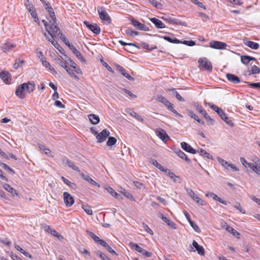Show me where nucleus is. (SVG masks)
Returning a JSON list of instances; mask_svg holds the SVG:
<instances>
[{
	"mask_svg": "<svg viewBox=\"0 0 260 260\" xmlns=\"http://www.w3.org/2000/svg\"><path fill=\"white\" fill-rule=\"evenodd\" d=\"M50 24L49 27L47 30L49 35H50L51 38H54L56 36H59L60 34H62L60 28L58 27L57 23V21H50Z\"/></svg>",
	"mask_w": 260,
	"mask_h": 260,
	"instance_id": "nucleus-1",
	"label": "nucleus"
},
{
	"mask_svg": "<svg viewBox=\"0 0 260 260\" xmlns=\"http://www.w3.org/2000/svg\"><path fill=\"white\" fill-rule=\"evenodd\" d=\"M194 107L197 111L204 116L207 122L209 123L211 125H214L215 121L207 114L206 111L203 109L201 105L195 104Z\"/></svg>",
	"mask_w": 260,
	"mask_h": 260,
	"instance_id": "nucleus-2",
	"label": "nucleus"
},
{
	"mask_svg": "<svg viewBox=\"0 0 260 260\" xmlns=\"http://www.w3.org/2000/svg\"><path fill=\"white\" fill-rule=\"evenodd\" d=\"M98 11L100 19L104 23L109 24L111 23V19L104 8H101Z\"/></svg>",
	"mask_w": 260,
	"mask_h": 260,
	"instance_id": "nucleus-3",
	"label": "nucleus"
},
{
	"mask_svg": "<svg viewBox=\"0 0 260 260\" xmlns=\"http://www.w3.org/2000/svg\"><path fill=\"white\" fill-rule=\"evenodd\" d=\"M199 67L203 69L204 70L211 72L212 70V66L210 61L207 58L200 59L198 60Z\"/></svg>",
	"mask_w": 260,
	"mask_h": 260,
	"instance_id": "nucleus-4",
	"label": "nucleus"
},
{
	"mask_svg": "<svg viewBox=\"0 0 260 260\" xmlns=\"http://www.w3.org/2000/svg\"><path fill=\"white\" fill-rule=\"evenodd\" d=\"M129 246L133 250L138 251L146 257H151L152 255L151 252L146 251L142 248L140 247L137 243L131 242L129 243Z\"/></svg>",
	"mask_w": 260,
	"mask_h": 260,
	"instance_id": "nucleus-5",
	"label": "nucleus"
},
{
	"mask_svg": "<svg viewBox=\"0 0 260 260\" xmlns=\"http://www.w3.org/2000/svg\"><path fill=\"white\" fill-rule=\"evenodd\" d=\"M25 83H22L19 85H18L15 91V94L17 97H18L20 99H24L26 94L25 92H26L25 86Z\"/></svg>",
	"mask_w": 260,
	"mask_h": 260,
	"instance_id": "nucleus-6",
	"label": "nucleus"
},
{
	"mask_svg": "<svg viewBox=\"0 0 260 260\" xmlns=\"http://www.w3.org/2000/svg\"><path fill=\"white\" fill-rule=\"evenodd\" d=\"M131 24L137 29L144 30V31H148L149 30V28L145 24L141 23L138 20L134 19L133 17L131 19Z\"/></svg>",
	"mask_w": 260,
	"mask_h": 260,
	"instance_id": "nucleus-7",
	"label": "nucleus"
},
{
	"mask_svg": "<svg viewBox=\"0 0 260 260\" xmlns=\"http://www.w3.org/2000/svg\"><path fill=\"white\" fill-rule=\"evenodd\" d=\"M187 193L190 197L195 202L201 205H204V201L196 194L190 188H185Z\"/></svg>",
	"mask_w": 260,
	"mask_h": 260,
	"instance_id": "nucleus-8",
	"label": "nucleus"
},
{
	"mask_svg": "<svg viewBox=\"0 0 260 260\" xmlns=\"http://www.w3.org/2000/svg\"><path fill=\"white\" fill-rule=\"evenodd\" d=\"M84 23L86 26V27L91 31H92L94 34L96 35L100 34L101 32V28L97 24H91L87 21H85Z\"/></svg>",
	"mask_w": 260,
	"mask_h": 260,
	"instance_id": "nucleus-9",
	"label": "nucleus"
},
{
	"mask_svg": "<svg viewBox=\"0 0 260 260\" xmlns=\"http://www.w3.org/2000/svg\"><path fill=\"white\" fill-rule=\"evenodd\" d=\"M110 132L106 129H103L101 132L98 134L96 136V139L98 143H102L105 141L106 138L109 136Z\"/></svg>",
	"mask_w": 260,
	"mask_h": 260,
	"instance_id": "nucleus-10",
	"label": "nucleus"
},
{
	"mask_svg": "<svg viewBox=\"0 0 260 260\" xmlns=\"http://www.w3.org/2000/svg\"><path fill=\"white\" fill-rule=\"evenodd\" d=\"M210 47L216 49L222 50L225 49L227 44L222 42L213 41L210 43Z\"/></svg>",
	"mask_w": 260,
	"mask_h": 260,
	"instance_id": "nucleus-11",
	"label": "nucleus"
},
{
	"mask_svg": "<svg viewBox=\"0 0 260 260\" xmlns=\"http://www.w3.org/2000/svg\"><path fill=\"white\" fill-rule=\"evenodd\" d=\"M63 201L67 207H71L74 203V198L68 192L63 193Z\"/></svg>",
	"mask_w": 260,
	"mask_h": 260,
	"instance_id": "nucleus-12",
	"label": "nucleus"
},
{
	"mask_svg": "<svg viewBox=\"0 0 260 260\" xmlns=\"http://www.w3.org/2000/svg\"><path fill=\"white\" fill-rule=\"evenodd\" d=\"M44 36L46 37V39L49 41L53 46L56 48L61 54H63L62 52L63 49L60 46V45L57 43L56 41L54 40L53 38H49L46 33L44 34Z\"/></svg>",
	"mask_w": 260,
	"mask_h": 260,
	"instance_id": "nucleus-13",
	"label": "nucleus"
},
{
	"mask_svg": "<svg viewBox=\"0 0 260 260\" xmlns=\"http://www.w3.org/2000/svg\"><path fill=\"white\" fill-rule=\"evenodd\" d=\"M155 133L156 135L164 142H165L166 139H169V137L166 132L162 128L156 129Z\"/></svg>",
	"mask_w": 260,
	"mask_h": 260,
	"instance_id": "nucleus-14",
	"label": "nucleus"
},
{
	"mask_svg": "<svg viewBox=\"0 0 260 260\" xmlns=\"http://www.w3.org/2000/svg\"><path fill=\"white\" fill-rule=\"evenodd\" d=\"M80 176L85 180L87 181L88 183H89L90 184L97 186L98 187H100V185L96 181L93 180L91 178L89 177V176L87 175L84 174L83 173H80Z\"/></svg>",
	"mask_w": 260,
	"mask_h": 260,
	"instance_id": "nucleus-15",
	"label": "nucleus"
},
{
	"mask_svg": "<svg viewBox=\"0 0 260 260\" xmlns=\"http://www.w3.org/2000/svg\"><path fill=\"white\" fill-rule=\"evenodd\" d=\"M181 148L187 152L190 153L191 154H196L197 151L193 149L189 144L188 143L183 142L181 143Z\"/></svg>",
	"mask_w": 260,
	"mask_h": 260,
	"instance_id": "nucleus-16",
	"label": "nucleus"
},
{
	"mask_svg": "<svg viewBox=\"0 0 260 260\" xmlns=\"http://www.w3.org/2000/svg\"><path fill=\"white\" fill-rule=\"evenodd\" d=\"M226 77L229 81L234 84H237L241 82L240 78L234 74L228 73L226 75Z\"/></svg>",
	"mask_w": 260,
	"mask_h": 260,
	"instance_id": "nucleus-17",
	"label": "nucleus"
},
{
	"mask_svg": "<svg viewBox=\"0 0 260 260\" xmlns=\"http://www.w3.org/2000/svg\"><path fill=\"white\" fill-rule=\"evenodd\" d=\"M25 84V88L26 92L30 93L33 92L35 89L36 84L34 81H28L27 83H24Z\"/></svg>",
	"mask_w": 260,
	"mask_h": 260,
	"instance_id": "nucleus-18",
	"label": "nucleus"
},
{
	"mask_svg": "<svg viewBox=\"0 0 260 260\" xmlns=\"http://www.w3.org/2000/svg\"><path fill=\"white\" fill-rule=\"evenodd\" d=\"M70 49L72 51L73 53L82 61H85L84 58L82 56L81 53L76 49V48L73 45L69 47Z\"/></svg>",
	"mask_w": 260,
	"mask_h": 260,
	"instance_id": "nucleus-19",
	"label": "nucleus"
},
{
	"mask_svg": "<svg viewBox=\"0 0 260 260\" xmlns=\"http://www.w3.org/2000/svg\"><path fill=\"white\" fill-rule=\"evenodd\" d=\"M24 5L27 8V10L30 13L31 16H32L33 13L37 14L35 7H34L33 5L30 2L29 0H25Z\"/></svg>",
	"mask_w": 260,
	"mask_h": 260,
	"instance_id": "nucleus-20",
	"label": "nucleus"
},
{
	"mask_svg": "<svg viewBox=\"0 0 260 260\" xmlns=\"http://www.w3.org/2000/svg\"><path fill=\"white\" fill-rule=\"evenodd\" d=\"M192 244V246L196 249L200 255H204L205 254V251L203 247L199 245L197 241L193 240Z\"/></svg>",
	"mask_w": 260,
	"mask_h": 260,
	"instance_id": "nucleus-21",
	"label": "nucleus"
},
{
	"mask_svg": "<svg viewBox=\"0 0 260 260\" xmlns=\"http://www.w3.org/2000/svg\"><path fill=\"white\" fill-rule=\"evenodd\" d=\"M151 22H152L158 28H164L166 27L165 24L162 23L161 21L156 18H152L150 19Z\"/></svg>",
	"mask_w": 260,
	"mask_h": 260,
	"instance_id": "nucleus-22",
	"label": "nucleus"
},
{
	"mask_svg": "<svg viewBox=\"0 0 260 260\" xmlns=\"http://www.w3.org/2000/svg\"><path fill=\"white\" fill-rule=\"evenodd\" d=\"M240 58L241 62L245 65L248 64L252 60H256L255 57L249 55H242L241 56Z\"/></svg>",
	"mask_w": 260,
	"mask_h": 260,
	"instance_id": "nucleus-23",
	"label": "nucleus"
},
{
	"mask_svg": "<svg viewBox=\"0 0 260 260\" xmlns=\"http://www.w3.org/2000/svg\"><path fill=\"white\" fill-rule=\"evenodd\" d=\"M244 43L247 47L254 50H257L259 47V45L257 43L254 42L249 40H245Z\"/></svg>",
	"mask_w": 260,
	"mask_h": 260,
	"instance_id": "nucleus-24",
	"label": "nucleus"
},
{
	"mask_svg": "<svg viewBox=\"0 0 260 260\" xmlns=\"http://www.w3.org/2000/svg\"><path fill=\"white\" fill-rule=\"evenodd\" d=\"M125 111L128 113L132 117H135L136 119H137L138 121H140L142 122H143L144 119L142 118V117L137 114L136 112H135L134 110L131 109H126L125 110Z\"/></svg>",
	"mask_w": 260,
	"mask_h": 260,
	"instance_id": "nucleus-25",
	"label": "nucleus"
},
{
	"mask_svg": "<svg viewBox=\"0 0 260 260\" xmlns=\"http://www.w3.org/2000/svg\"><path fill=\"white\" fill-rule=\"evenodd\" d=\"M10 74L7 71H2L0 73V78L5 82L6 84L9 83L10 79Z\"/></svg>",
	"mask_w": 260,
	"mask_h": 260,
	"instance_id": "nucleus-26",
	"label": "nucleus"
},
{
	"mask_svg": "<svg viewBox=\"0 0 260 260\" xmlns=\"http://www.w3.org/2000/svg\"><path fill=\"white\" fill-rule=\"evenodd\" d=\"M63 162L66 164V165L68 166L69 167L72 168L73 170L78 171V172H80V169L79 168L75 166L74 163L71 161L70 160L68 159H64L63 160Z\"/></svg>",
	"mask_w": 260,
	"mask_h": 260,
	"instance_id": "nucleus-27",
	"label": "nucleus"
},
{
	"mask_svg": "<svg viewBox=\"0 0 260 260\" xmlns=\"http://www.w3.org/2000/svg\"><path fill=\"white\" fill-rule=\"evenodd\" d=\"M89 120L91 123L94 125L97 124L100 122V117L98 115L91 114L88 115Z\"/></svg>",
	"mask_w": 260,
	"mask_h": 260,
	"instance_id": "nucleus-28",
	"label": "nucleus"
},
{
	"mask_svg": "<svg viewBox=\"0 0 260 260\" xmlns=\"http://www.w3.org/2000/svg\"><path fill=\"white\" fill-rule=\"evenodd\" d=\"M225 229L227 232L232 234L234 236L237 237L240 234L232 226L225 223Z\"/></svg>",
	"mask_w": 260,
	"mask_h": 260,
	"instance_id": "nucleus-29",
	"label": "nucleus"
},
{
	"mask_svg": "<svg viewBox=\"0 0 260 260\" xmlns=\"http://www.w3.org/2000/svg\"><path fill=\"white\" fill-rule=\"evenodd\" d=\"M176 153L180 158L185 160L187 162H191L190 159L187 157L185 153L181 150L179 149L178 151H176Z\"/></svg>",
	"mask_w": 260,
	"mask_h": 260,
	"instance_id": "nucleus-30",
	"label": "nucleus"
},
{
	"mask_svg": "<svg viewBox=\"0 0 260 260\" xmlns=\"http://www.w3.org/2000/svg\"><path fill=\"white\" fill-rule=\"evenodd\" d=\"M87 233L88 235L96 242L98 244H100L102 242V241H103V240H102L100 239L99 237H98L95 234H94L93 233L87 231Z\"/></svg>",
	"mask_w": 260,
	"mask_h": 260,
	"instance_id": "nucleus-31",
	"label": "nucleus"
},
{
	"mask_svg": "<svg viewBox=\"0 0 260 260\" xmlns=\"http://www.w3.org/2000/svg\"><path fill=\"white\" fill-rule=\"evenodd\" d=\"M61 180L62 181L67 185H68L70 187H71L73 189H76L77 188V185L74 183L69 181L68 179L66 178L65 177L62 176Z\"/></svg>",
	"mask_w": 260,
	"mask_h": 260,
	"instance_id": "nucleus-32",
	"label": "nucleus"
},
{
	"mask_svg": "<svg viewBox=\"0 0 260 260\" xmlns=\"http://www.w3.org/2000/svg\"><path fill=\"white\" fill-rule=\"evenodd\" d=\"M100 245L104 246L106 249L110 253L117 255V254L115 251L112 249V248L104 240L102 241Z\"/></svg>",
	"mask_w": 260,
	"mask_h": 260,
	"instance_id": "nucleus-33",
	"label": "nucleus"
},
{
	"mask_svg": "<svg viewBox=\"0 0 260 260\" xmlns=\"http://www.w3.org/2000/svg\"><path fill=\"white\" fill-rule=\"evenodd\" d=\"M164 21L170 24H178V20L175 18H171L169 16H163L161 18Z\"/></svg>",
	"mask_w": 260,
	"mask_h": 260,
	"instance_id": "nucleus-34",
	"label": "nucleus"
},
{
	"mask_svg": "<svg viewBox=\"0 0 260 260\" xmlns=\"http://www.w3.org/2000/svg\"><path fill=\"white\" fill-rule=\"evenodd\" d=\"M162 38L164 40L168 41L170 43H174V44H179V43H181V41L180 40H179L178 39H177L175 37L172 38L169 36H165L162 37Z\"/></svg>",
	"mask_w": 260,
	"mask_h": 260,
	"instance_id": "nucleus-35",
	"label": "nucleus"
},
{
	"mask_svg": "<svg viewBox=\"0 0 260 260\" xmlns=\"http://www.w3.org/2000/svg\"><path fill=\"white\" fill-rule=\"evenodd\" d=\"M260 72V69L259 68H258L256 66L253 65L252 66L251 68V70L248 71V74H247L248 76H250L252 74H257L259 73ZM245 75H247V74L245 73Z\"/></svg>",
	"mask_w": 260,
	"mask_h": 260,
	"instance_id": "nucleus-36",
	"label": "nucleus"
},
{
	"mask_svg": "<svg viewBox=\"0 0 260 260\" xmlns=\"http://www.w3.org/2000/svg\"><path fill=\"white\" fill-rule=\"evenodd\" d=\"M151 163L156 167L157 169H158L160 171L164 172L165 171V170H166L167 168H165L161 165L158 163L156 160L155 159H151Z\"/></svg>",
	"mask_w": 260,
	"mask_h": 260,
	"instance_id": "nucleus-37",
	"label": "nucleus"
},
{
	"mask_svg": "<svg viewBox=\"0 0 260 260\" xmlns=\"http://www.w3.org/2000/svg\"><path fill=\"white\" fill-rule=\"evenodd\" d=\"M165 171L164 172L167 176H168L169 177H170L171 179H172L175 182H177V180H176V178H178V176H176L174 173L168 169H167L166 170H165Z\"/></svg>",
	"mask_w": 260,
	"mask_h": 260,
	"instance_id": "nucleus-38",
	"label": "nucleus"
},
{
	"mask_svg": "<svg viewBox=\"0 0 260 260\" xmlns=\"http://www.w3.org/2000/svg\"><path fill=\"white\" fill-rule=\"evenodd\" d=\"M140 44L143 48L147 50L150 51L156 48V47H155V46H153V45L150 46L148 43H145V42H141Z\"/></svg>",
	"mask_w": 260,
	"mask_h": 260,
	"instance_id": "nucleus-39",
	"label": "nucleus"
},
{
	"mask_svg": "<svg viewBox=\"0 0 260 260\" xmlns=\"http://www.w3.org/2000/svg\"><path fill=\"white\" fill-rule=\"evenodd\" d=\"M197 152L202 156H204L210 159H213V156L203 149H200Z\"/></svg>",
	"mask_w": 260,
	"mask_h": 260,
	"instance_id": "nucleus-40",
	"label": "nucleus"
},
{
	"mask_svg": "<svg viewBox=\"0 0 260 260\" xmlns=\"http://www.w3.org/2000/svg\"><path fill=\"white\" fill-rule=\"evenodd\" d=\"M157 100L158 102L162 103L166 107H167L171 104V102H170L167 99L161 95L158 96Z\"/></svg>",
	"mask_w": 260,
	"mask_h": 260,
	"instance_id": "nucleus-41",
	"label": "nucleus"
},
{
	"mask_svg": "<svg viewBox=\"0 0 260 260\" xmlns=\"http://www.w3.org/2000/svg\"><path fill=\"white\" fill-rule=\"evenodd\" d=\"M15 45L14 44H10V43H6L2 47V50L4 52H6L10 50H11L12 48L15 47Z\"/></svg>",
	"mask_w": 260,
	"mask_h": 260,
	"instance_id": "nucleus-42",
	"label": "nucleus"
},
{
	"mask_svg": "<svg viewBox=\"0 0 260 260\" xmlns=\"http://www.w3.org/2000/svg\"><path fill=\"white\" fill-rule=\"evenodd\" d=\"M94 252L95 254L102 260H110V259L105 254L100 250H96Z\"/></svg>",
	"mask_w": 260,
	"mask_h": 260,
	"instance_id": "nucleus-43",
	"label": "nucleus"
},
{
	"mask_svg": "<svg viewBox=\"0 0 260 260\" xmlns=\"http://www.w3.org/2000/svg\"><path fill=\"white\" fill-rule=\"evenodd\" d=\"M117 139L113 137H108L106 144L108 146H112L116 144Z\"/></svg>",
	"mask_w": 260,
	"mask_h": 260,
	"instance_id": "nucleus-44",
	"label": "nucleus"
},
{
	"mask_svg": "<svg viewBox=\"0 0 260 260\" xmlns=\"http://www.w3.org/2000/svg\"><path fill=\"white\" fill-rule=\"evenodd\" d=\"M60 38V39L66 44V46H67L69 48L71 46L72 44H71L68 39L66 38V36L62 34H60V36H58Z\"/></svg>",
	"mask_w": 260,
	"mask_h": 260,
	"instance_id": "nucleus-45",
	"label": "nucleus"
},
{
	"mask_svg": "<svg viewBox=\"0 0 260 260\" xmlns=\"http://www.w3.org/2000/svg\"><path fill=\"white\" fill-rule=\"evenodd\" d=\"M4 187L8 192L11 193L13 196H14V194H17V193H16V191L15 189H14L9 184H5L4 185Z\"/></svg>",
	"mask_w": 260,
	"mask_h": 260,
	"instance_id": "nucleus-46",
	"label": "nucleus"
},
{
	"mask_svg": "<svg viewBox=\"0 0 260 260\" xmlns=\"http://www.w3.org/2000/svg\"><path fill=\"white\" fill-rule=\"evenodd\" d=\"M64 69L72 77L76 79H79L78 77L74 73V71L72 70L70 68H69L68 66H67L66 68H64Z\"/></svg>",
	"mask_w": 260,
	"mask_h": 260,
	"instance_id": "nucleus-47",
	"label": "nucleus"
},
{
	"mask_svg": "<svg viewBox=\"0 0 260 260\" xmlns=\"http://www.w3.org/2000/svg\"><path fill=\"white\" fill-rule=\"evenodd\" d=\"M82 208L88 215H91L92 214V211L91 207L88 205L82 204Z\"/></svg>",
	"mask_w": 260,
	"mask_h": 260,
	"instance_id": "nucleus-48",
	"label": "nucleus"
},
{
	"mask_svg": "<svg viewBox=\"0 0 260 260\" xmlns=\"http://www.w3.org/2000/svg\"><path fill=\"white\" fill-rule=\"evenodd\" d=\"M125 34L130 37H134L135 36H137L139 34V32L133 30L130 28H127L125 31Z\"/></svg>",
	"mask_w": 260,
	"mask_h": 260,
	"instance_id": "nucleus-49",
	"label": "nucleus"
},
{
	"mask_svg": "<svg viewBox=\"0 0 260 260\" xmlns=\"http://www.w3.org/2000/svg\"><path fill=\"white\" fill-rule=\"evenodd\" d=\"M244 83L252 88L256 89H260V82L253 83L245 81Z\"/></svg>",
	"mask_w": 260,
	"mask_h": 260,
	"instance_id": "nucleus-50",
	"label": "nucleus"
},
{
	"mask_svg": "<svg viewBox=\"0 0 260 260\" xmlns=\"http://www.w3.org/2000/svg\"><path fill=\"white\" fill-rule=\"evenodd\" d=\"M172 91V93H173V94L175 96V97L176 98V99L179 101H181V102H184L185 101V100L184 98H183L180 95V94L177 91L175 90V89H172L171 90Z\"/></svg>",
	"mask_w": 260,
	"mask_h": 260,
	"instance_id": "nucleus-51",
	"label": "nucleus"
},
{
	"mask_svg": "<svg viewBox=\"0 0 260 260\" xmlns=\"http://www.w3.org/2000/svg\"><path fill=\"white\" fill-rule=\"evenodd\" d=\"M64 56L65 57L64 59H67V60H66L67 63L69 64L70 67L73 68L74 69H76V66H77L76 63L73 60H71V59H69V58L68 59L67 55L64 54Z\"/></svg>",
	"mask_w": 260,
	"mask_h": 260,
	"instance_id": "nucleus-52",
	"label": "nucleus"
},
{
	"mask_svg": "<svg viewBox=\"0 0 260 260\" xmlns=\"http://www.w3.org/2000/svg\"><path fill=\"white\" fill-rule=\"evenodd\" d=\"M117 70L124 77H125L126 75H127L128 73L121 66L118 65L116 67Z\"/></svg>",
	"mask_w": 260,
	"mask_h": 260,
	"instance_id": "nucleus-53",
	"label": "nucleus"
},
{
	"mask_svg": "<svg viewBox=\"0 0 260 260\" xmlns=\"http://www.w3.org/2000/svg\"><path fill=\"white\" fill-rule=\"evenodd\" d=\"M221 118L228 125H230V126H233V122L232 121V120H231L226 115V114L225 113V115L224 116H222V117H221Z\"/></svg>",
	"mask_w": 260,
	"mask_h": 260,
	"instance_id": "nucleus-54",
	"label": "nucleus"
},
{
	"mask_svg": "<svg viewBox=\"0 0 260 260\" xmlns=\"http://www.w3.org/2000/svg\"><path fill=\"white\" fill-rule=\"evenodd\" d=\"M218 161L225 168L227 169H229L230 163H229L227 161L221 158H218Z\"/></svg>",
	"mask_w": 260,
	"mask_h": 260,
	"instance_id": "nucleus-55",
	"label": "nucleus"
},
{
	"mask_svg": "<svg viewBox=\"0 0 260 260\" xmlns=\"http://www.w3.org/2000/svg\"><path fill=\"white\" fill-rule=\"evenodd\" d=\"M155 8L157 9H161V5L160 3L156 2L155 0H148Z\"/></svg>",
	"mask_w": 260,
	"mask_h": 260,
	"instance_id": "nucleus-56",
	"label": "nucleus"
},
{
	"mask_svg": "<svg viewBox=\"0 0 260 260\" xmlns=\"http://www.w3.org/2000/svg\"><path fill=\"white\" fill-rule=\"evenodd\" d=\"M190 226L193 228V229L197 232L199 233L201 232L199 226L193 221H191L189 222Z\"/></svg>",
	"mask_w": 260,
	"mask_h": 260,
	"instance_id": "nucleus-57",
	"label": "nucleus"
},
{
	"mask_svg": "<svg viewBox=\"0 0 260 260\" xmlns=\"http://www.w3.org/2000/svg\"><path fill=\"white\" fill-rule=\"evenodd\" d=\"M233 207L238 210L242 214H245V210L241 207L240 203H236L234 205H233Z\"/></svg>",
	"mask_w": 260,
	"mask_h": 260,
	"instance_id": "nucleus-58",
	"label": "nucleus"
},
{
	"mask_svg": "<svg viewBox=\"0 0 260 260\" xmlns=\"http://www.w3.org/2000/svg\"><path fill=\"white\" fill-rule=\"evenodd\" d=\"M186 112L187 113V114L190 117H191L192 118L194 119L195 120H196V119H197L198 118H199V117L196 115L193 111L190 110H188V109H187L186 110Z\"/></svg>",
	"mask_w": 260,
	"mask_h": 260,
	"instance_id": "nucleus-59",
	"label": "nucleus"
},
{
	"mask_svg": "<svg viewBox=\"0 0 260 260\" xmlns=\"http://www.w3.org/2000/svg\"><path fill=\"white\" fill-rule=\"evenodd\" d=\"M123 90L125 93L128 95L131 99H134L137 98V95L136 94L133 93L131 91L127 89L126 88H123Z\"/></svg>",
	"mask_w": 260,
	"mask_h": 260,
	"instance_id": "nucleus-60",
	"label": "nucleus"
},
{
	"mask_svg": "<svg viewBox=\"0 0 260 260\" xmlns=\"http://www.w3.org/2000/svg\"><path fill=\"white\" fill-rule=\"evenodd\" d=\"M41 61L42 62V64L46 68L48 69L50 68V64L49 63V62L46 61V58L44 57H42L41 58Z\"/></svg>",
	"mask_w": 260,
	"mask_h": 260,
	"instance_id": "nucleus-61",
	"label": "nucleus"
},
{
	"mask_svg": "<svg viewBox=\"0 0 260 260\" xmlns=\"http://www.w3.org/2000/svg\"><path fill=\"white\" fill-rule=\"evenodd\" d=\"M56 61H57V63L61 67L63 68L64 69V68H66V67L67 66V61H66V62H64L61 59H60L58 57H57L56 59H55Z\"/></svg>",
	"mask_w": 260,
	"mask_h": 260,
	"instance_id": "nucleus-62",
	"label": "nucleus"
},
{
	"mask_svg": "<svg viewBox=\"0 0 260 260\" xmlns=\"http://www.w3.org/2000/svg\"><path fill=\"white\" fill-rule=\"evenodd\" d=\"M101 62L102 64H103V66L104 67H105L107 69V70H108L110 72L113 73V71L112 68L110 66H109V64L106 62H105L103 60H101Z\"/></svg>",
	"mask_w": 260,
	"mask_h": 260,
	"instance_id": "nucleus-63",
	"label": "nucleus"
},
{
	"mask_svg": "<svg viewBox=\"0 0 260 260\" xmlns=\"http://www.w3.org/2000/svg\"><path fill=\"white\" fill-rule=\"evenodd\" d=\"M256 164V168L255 173L257 174L260 175V160L258 158H256V160L255 161Z\"/></svg>",
	"mask_w": 260,
	"mask_h": 260,
	"instance_id": "nucleus-64",
	"label": "nucleus"
}]
</instances>
